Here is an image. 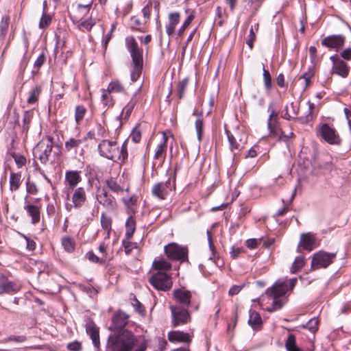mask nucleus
<instances>
[{
	"label": "nucleus",
	"instance_id": "1",
	"mask_svg": "<svg viewBox=\"0 0 351 351\" xmlns=\"http://www.w3.org/2000/svg\"><path fill=\"white\" fill-rule=\"evenodd\" d=\"M130 315L121 310L116 311L112 318L114 328L119 329L118 335H110L108 348L111 351H131L136 341V337L131 331L123 329L129 323Z\"/></svg>",
	"mask_w": 351,
	"mask_h": 351
},
{
	"label": "nucleus",
	"instance_id": "2",
	"mask_svg": "<svg viewBox=\"0 0 351 351\" xmlns=\"http://www.w3.org/2000/svg\"><path fill=\"white\" fill-rule=\"evenodd\" d=\"M98 151L101 156L113 161L123 162L128 158L127 146L125 143L119 149L116 141L103 140L98 145Z\"/></svg>",
	"mask_w": 351,
	"mask_h": 351
},
{
	"label": "nucleus",
	"instance_id": "3",
	"mask_svg": "<svg viewBox=\"0 0 351 351\" xmlns=\"http://www.w3.org/2000/svg\"><path fill=\"white\" fill-rule=\"evenodd\" d=\"M125 45L132 60L133 69L131 73V80L136 82L143 69V50L138 47V43L132 36L126 37Z\"/></svg>",
	"mask_w": 351,
	"mask_h": 351
},
{
	"label": "nucleus",
	"instance_id": "4",
	"mask_svg": "<svg viewBox=\"0 0 351 351\" xmlns=\"http://www.w3.org/2000/svg\"><path fill=\"white\" fill-rule=\"evenodd\" d=\"M287 291V282L282 280H277L271 288L267 289L265 293L272 297L274 300L271 306L268 307L267 310L269 312H272L280 309L285 304L280 298L283 296Z\"/></svg>",
	"mask_w": 351,
	"mask_h": 351
},
{
	"label": "nucleus",
	"instance_id": "5",
	"mask_svg": "<svg viewBox=\"0 0 351 351\" xmlns=\"http://www.w3.org/2000/svg\"><path fill=\"white\" fill-rule=\"evenodd\" d=\"M53 148V138L47 136L42 138L33 149L34 158H38L41 163L45 164L49 160V156Z\"/></svg>",
	"mask_w": 351,
	"mask_h": 351
},
{
	"label": "nucleus",
	"instance_id": "6",
	"mask_svg": "<svg viewBox=\"0 0 351 351\" xmlns=\"http://www.w3.org/2000/svg\"><path fill=\"white\" fill-rule=\"evenodd\" d=\"M149 282L153 287L158 291H167L171 289L173 281L167 272L157 271L149 277Z\"/></svg>",
	"mask_w": 351,
	"mask_h": 351
},
{
	"label": "nucleus",
	"instance_id": "7",
	"mask_svg": "<svg viewBox=\"0 0 351 351\" xmlns=\"http://www.w3.org/2000/svg\"><path fill=\"white\" fill-rule=\"evenodd\" d=\"M170 309L172 315L171 323L173 327L186 324L191 322L190 313L185 307L179 305H172L170 306Z\"/></svg>",
	"mask_w": 351,
	"mask_h": 351
},
{
	"label": "nucleus",
	"instance_id": "8",
	"mask_svg": "<svg viewBox=\"0 0 351 351\" xmlns=\"http://www.w3.org/2000/svg\"><path fill=\"white\" fill-rule=\"evenodd\" d=\"M336 254L319 251L313 256L311 261V269L313 270L320 268H326L333 263Z\"/></svg>",
	"mask_w": 351,
	"mask_h": 351
},
{
	"label": "nucleus",
	"instance_id": "9",
	"mask_svg": "<svg viewBox=\"0 0 351 351\" xmlns=\"http://www.w3.org/2000/svg\"><path fill=\"white\" fill-rule=\"evenodd\" d=\"M230 148L232 152L239 151L245 146L247 143V135L245 132L237 131L234 134L230 133L229 131H226Z\"/></svg>",
	"mask_w": 351,
	"mask_h": 351
},
{
	"label": "nucleus",
	"instance_id": "10",
	"mask_svg": "<svg viewBox=\"0 0 351 351\" xmlns=\"http://www.w3.org/2000/svg\"><path fill=\"white\" fill-rule=\"evenodd\" d=\"M320 136L327 143L331 145H339L341 144V139L335 128L330 127L327 123H323L319 129Z\"/></svg>",
	"mask_w": 351,
	"mask_h": 351
},
{
	"label": "nucleus",
	"instance_id": "11",
	"mask_svg": "<svg viewBox=\"0 0 351 351\" xmlns=\"http://www.w3.org/2000/svg\"><path fill=\"white\" fill-rule=\"evenodd\" d=\"M165 252L167 256L171 260L184 261L188 255L187 249L176 243H170L165 246Z\"/></svg>",
	"mask_w": 351,
	"mask_h": 351
},
{
	"label": "nucleus",
	"instance_id": "12",
	"mask_svg": "<svg viewBox=\"0 0 351 351\" xmlns=\"http://www.w3.org/2000/svg\"><path fill=\"white\" fill-rule=\"evenodd\" d=\"M97 199L99 204L108 210H113L117 208L115 198L112 195L109 194L105 189L99 191L97 195Z\"/></svg>",
	"mask_w": 351,
	"mask_h": 351
},
{
	"label": "nucleus",
	"instance_id": "13",
	"mask_svg": "<svg viewBox=\"0 0 351 351\" xmlns=\"http://www.w3.org/2000/svg\"><path fill=\"white\" fill-rule=\"evenodd\" d=\"M171 190V182L168 180L166 182H158L154 185L152 189V195L160 199H165Z\"/></svg>",
	"mask_w": 351,
	"mask_h": 351
},
{
	"label": "nucleus",
	"instance_id": "14",
	"mask_svg": "<svg viewBox=\"0 0 351 351\" xmlns=\"http://www.w3.org/2000/svg\"><path fill=\"white\" fill-rule=\"evenodd\" d=\"M345 37L341 35L328 36L322 40V45L329 49H335L337 51L343 45Z\"/></svg>",
	"mask_w": 351,
	"mask_h": 351
},
{
	"label": "nucleus",
	"instance_id": "15",
	"mask_svg": "<svg viewBox=\"0 0 351 351\" xmlns=\"http://www.w3.org/2000/svg\"><path fill=\"white\" fill-rule=\"evenodd\" d=\"M173 296L181 306L186 307L191 304L192 297L191 292L184 289H178L173 291Z\"/></svg>",
	"mask_w": 351,
	"mask_h": 351
},
{
	"label": "nucleus",
	"instance_id": "16",
	"mask_svg": "<svg viewBox=\"0 0 351 351\" xmlns=\"http://www.w3.org/2000/svg\"><path fill=\"white\" fill-rule=\"evenodd\" d=\"M168 340L171 343H190L192 335L180 330L170 331L167 335Z\"/></svg>",
	"mask_w": 351,
	"mask_h": 351
},
{
	"label": "nucleus",
	"instance_id": "17",
	"mask_svg": "<svg viewBox=\"0 0 351 351\" xmlns=\"http://www.w3.org/2000/svg\"><path fill=\"white\" fill-rule=\"evenodd\" d=\"M19 290V287L8 280L5 276H0V295L14 294Z\"/></svg>",
	"mask_w": 351,
	"mask_h": 351
},
{
	"label": "nucleus",
	"instance_id": "18",
	"mask_svg": "<svg viewBox=\"0 0 351 351\" xmlns=\"http://www.w3.org/2000/svg\"><path fill=\"white\" fill-rule=\"evenodd\" d=\"M87 201L86 192L84 188L78 187L72 195V202L75 208L82 207Z\"/></svg>",
	"mask_w": 351,
	"mask_h": 351
},
{
	"label": "nucleus",
	"instance_id": "19",
	"mask_svg": "<svg viewBox=\"0 0 351 351\" xmlns=\"http://www.w3.org/2000/svg\"><path fill=\"white\" fill-rule=\"evenodd\" d=\"M300 245L304 250L311 251L317 246L316 237L314 234L308 232L300 235Z\"/></svg>",
	"mask_w": 351,
	"mask_h": 351
},
{
	"label": "nucleus",
	"instance_id": "20",
	"mask_svg": "<svg viewBox=\"0 0 351 351\" xmlns=\"http://www.w3.org/2000/svg\"><path fill=\"white\" fill-rule=\"evenodd\" d=\"M168 22L165 25L166 32L169 36H173L176 27L180 21V14L178 12H172L168 14Z\"/></svg>",
	"mask_w": 351,
	"mask_h": 351
},
{
	"label": "nucleus",
	"instance_id": "21",
	"mask_svg": "<svg viewBox=\"0 0 351 351\" xmlns=\"http://www.w3.org/2000/svg\"><path fill=\"white\" fill-rule=\"evenodd\" d=\"M153 10L156 14L157 17L159 18L160 2L158 0H149L148 3L143 8L142 12L145 19V23L149 20L151 13Z\"/></svg>",
	"mask_w": 351,
	"mask_h": 351
},
{
	"label": "nucleus",
	"instance_id": "22",
	"mask_svg": "<svg viewBox=\"0 0 351 351\" xmlns=\"http://www.w3.org/2000/svg\"><path fill=\"white\" fill-rule=\"evenodd\" d=\"M86 330L87 334L90 336L92 339L93 345L96 348H99V328L93 322L89 320L86 324Z\"/></svg>",
	"mask_w": 351,
	"mask_h": 351
},
{
	"label": "nucleus",
	"instance_id": "23",
	"mask_svg": "<svg viewBox=\"0 0 351 351\" xmlns=\"http://www.w3.org/2000/svg\"><path fill=\"white\" fill-rule=\"evenodd\" d=\"M65 180L68 183L69 189H74L81 182L82 177L77 171H69L65 173Z\"/></svg>",
	"mask_w": 351,
	"mask_h": 351
},
{
	"label": "nucleus",
	"instance_id": "24",
	"mask_svg": "<svg viewBox=\"0 0 351 351\" xmlns=\"http://www.w3.org/2000/svg\"><path fill=\"white\" fill-rule=\"evenodd\" d=\"M25 210L27 211V215L31 217L32 223L33 224L38 223L40 219V208L38 206L27 204L25 206Z\"/></svg>",
	"mask_w": 351,
	"mask_h": 351
},
{
	"label": "nucleus",
	"instance_id": "25",
	"mask_svg": "<svg viewBox=\"0 0 351 351\" xmlns=\"http://www.w3.org/2000/svg\"><path fill=\"white\" fill-rule=\"evenodd\" d=\"M168 137L165 133H162V141L157 146L154 154V159L164 160L166 156L167 143Z\"/></svg>",
	"mask_w": 351,
	"mask_h": 351
},
{
	"label": "nucleus",
	"instance_id": "26",
	"mask_svg": "<svg viewBox=\"0 0 351 351\" xmlns=\"http://www.w3.org/2000/svg\"><path fill=\"white\" fill-rule=\"evenodd\" d=\"M138 200L136 195H132L128 198L123 197L122 202L126 208V213L128 215H134L136 213L135 206Z\"/></svg>",
	"mask_w": 351,
	"mask_h": 351
},
{
	"label": "nucleus",
	"instance_id": "27",
	"mask_svg": "<svg viewBox=\"0 0 351 351\" xmlns=\"http://www.w3.org/2000/svg\"><path fill=\"white\" fill-rule=\"evenodd\" d=\"M333 69L335 73L343 77H347L350 71L349 66L343 60L336 62Z\"/></svg>",
	"mask_w": 351,
	"mask_h": 351
},
{
	"label": "nucleus",
	"instance_id": "28",
	"mask_svg": "<svg viewBox=\"0 0 351 351\" xmlns=\"http://www.w3.org/2000/svg\"><path fill=\"white\" fill-rule=\"evenodd\" d=\"M21 173L12 172L10 176V189L11 191H17L21 184Z\"/></svg>",
	"mask_w": 351,
	"mask_h": 351
},
{
	"label": "nucleus",
	"instance_id": "29",
	"mask_svg": "<svg viewBox=\"0 0 351 351\" xmlns=\"http://www.w3.org/2000/svg\"><path fill=\"white\" fill-rule=\"evenodd\" d=\"M136 230V221L133 218V215H129L125 221V237L132 238Z\"/></svg>",
	"mask_w": 351,
	"mask_h": 351
},
{
	"label": "nucleus",
	"instance_id": "30",
	"mask_svg": "<svg viewBox=\"0 0 351 351\" xmlns=\"http://www.w3.org/2000/svg\"><path fill=\"white\" fill-rule=\"evenodd\" d=\"M248 323L254 330H258L261 328L263 322L260 315L254 311L250 314Z\"/></svg>",
	"mask_w": 351,
	"mask_h": 351
},
{
	"label": "nucleus",
	"instance_id": "31",
	"mask_svg": "<svg viewBox=\"0 0 351 351\" xmlns=\"http://www.w3.org/2000/svg\"><path fill=\"white\" fill-rule=\"evenodd\" d=\"M100 223L102 228L107 232L106 237H108L112 230V218L105 213L101 215Z\"/></svg>",
	"mask_w": 351,
	"mask_h": 351
},
{
	"label": "nucleus",
	"instance_id": "32",
	"mask_svg": "<svg viewBox=\"0 0 351 351\" xmlns=\"http://www.w3.org/2000/svg\"><path fill=\"white\" fill-rule=\"evenodd\" d=\"M27 48L25 47V49L21 51V53L19 55V73L21 75H23L24 73V71L26 69V66L28 64L29 60L27 57Z\"/></svg>",
	"mask_w": 351,
	"mask_h": 351
},
{
	"label": "nucleus",
	"instance_id": "33",
	"mask_svg": "<svg viewBox=\"0 0 351 351\" xmlns=\"http://www.w3.org/2000/svg\"><path fill=\"white\" fill-rule=\"evenodd\" d=\"M207 237H208V242L209 245V249L210 252V256H209V260L213 261L216 263V265H218V263L216 262L217 260H219V256L217 254V252L215 250V247L213 244V239H212V234L209 230H207L206 232Z\"/></svg>",
	"mask_w": 351,
	"mask_h": 351
},
{
	"label": "nucleus",
	"instance_id": "34",
	"mask_svg": "<svg viewBox=\"0 0 351 351\" xmlns=\"http://www.w3.org/2000/svg\"><path fill=\"white\" fill-rule=\"evenodd\" d=\"M153 268L157 270V271L166 272L167 271H169L171 269V265L167 261L164 259H160L158 261H154Z\"/></svg>",
	"mask_w": 351,
	"mask_h": 351
},
{
	"label": "nucleus",
	"instance_id": "35",
	"mask_svg": "<svg viewBox=\"0 0 351 351\" xmlns=\"http://www.w3.org/2000/svg\"><path fill=\"white\" fill-rule=\"evenodd\" d=\"M285 348L287 351H302L296 345V338L293 334H289L285 341Z\"/></svg>",
	"mask_w": 351,
	"mask_h": 351
},
{
	"label": "nucleus",
	"instance_id": "36",
	"mask_svg": "<svg viewBox=\"0 0 351 351\" xmlns=\"http://www.w3.org/2000/svg\"><path fill=\"white\" fill-rule=\"evenodd\" d=\"M82 143L83 140L82 139L71 138L65 142V149L68 152L71 151L72 149L76 150L80 147Z\"/></svg>",
	"mask_w": 351,
	"mask_h": 351
},
{
	"label": "nucleus",
	"instance_id": "37",
	"mask_svg": "<svg viewBox=\"0 0 351 351\" xmlns=\"http://www.w3.org/2000/svg\"><path fill=\"white\" fill-rule=\"evenodd\" d=\"M10 24V16L5 15L2 17L0 23V39H3L7 34Z\"/></svg>",
	"mask_w": 351,
	"mask_h": 351
},
{
	"label": "nucleus",
	"instance_id": "38",
	"mask_svg": "<svg viewBox=\"0 0 351 351\" xmlns=\"http://www.w3.org/2000/svg\"><path fill=\"white\" fill-rule=\"evenodd\" d=\"M277 117L278 114L274 110H271L267 123V126L271 134H276L275 130L276 128Z\"/></svg>",
	"mask_w": 351,
	"mask_h": 351
},
{
	"label": "nucleus",
	"instance_id": "39",
	"mask_svg": "<svg viewBox=\"0 0 351 351\" xmlns=\"http://www.w3.org/2000/svg\"><path fill=\"white\" fill-rule=\"evenodd\" d=\"M136 104V99L134 98H132V99L123 108L121 115L124 117V119H127L130 116Z\"/></svg>",
	"mask_w": 351,
	"mask_h": 351
},
{
	"label": "nucleus",
	"instance_id": "40",
	"mask_svg": "<svg viewBox=\"0 0 351 351\" xmlns=\"http://www.w3.org/2000/svg\"><path fill=\"white\" fill-rule=\"evenodd\" d=\"M101 102L105 107L109 108L114 105V99L111 93L106 90H103L101 95Z\"/></svg>",
	"mask_w": 351,
	"mask_h": 351
},
{
	"label": "nucleus",
	"instance_id": "41",
	"mask_svg": "<svg viewBox=\"0 0 351 351\" xmlns=\"http://www.w3.org/2000/svg\"><path fill=\"white\" fill-rule=\"evenodd\" d=\"M189 84V79L187 77L180 80L177 86V91L179 99H182L184 95L185 90Z\"/></svg>",
	"mask_w": 351,
	"mask_h": 351
},
{
	"label": "nucleus",
	"instance_id": "42",
	"mask_svg": "<svg viewBox=\"0 0 351 351\" xmlns=\"http://www.w3.org/2000/svg\"><path fill=\"white\" fill-rule=\"evenodd\" d=\"M305 264V258L304 256H297L292 265L291 267V272L296 273L300 271Z\"/></svg>",
	"mask_w": 351,
	"mask_h": 351
},
{
	"label": "nucleus",
	"instance_id": "43",
	"mask_svg": "<svg viewBox=\"0 0 351 351\" xmlns=\"http://www.w3.org/2000/svg\"><path fill=\"white\" fill-rule=\"evenodd\" d=\"M315 75L314 67L312 66L308 69L307 72H305L302 76L300 77V80H303L304 82V88L308 87L311 84V80Z\"/></svg>",
	"mask_w": 351,
	"mask_h": 351
},
{
	"label": "nucleus",
	"instance_id": "44",
	"mask_svg": "<svg viewBox=\"0 0 351 351\" xmlns=\"http://www.w3.org/2000/svg\"><path fill=\"white\" fill-rule=\"evenodd\" d=\"M41 92L40 87L36 86L34 87L30 92L29 96L27 99V103L29 104H35L39 98L40 94Z\"/></svg>",
	"mask_w": 351,
	"mask_h": 351
},
{
	"label": "nucleus",
	"instance_id": "45",
	"mask_svg": "<svg viewBox=\"0 0 351 351\" xmlns=\"http://www.w3.org/2000/svg\"><path fill=\"white\" fill-rule=\"evenodd\" d=\"M124 90L123 85L120 82L115 80L111 82L107 88V91L109 93H121Z\"/></svg>",
	"mask_w": 351,
	"mask_h": 351
},
{
	"label": "nucleus",
	"instance_id": "46",
	"mask_svg": "<svg viewBox=\"0 0 351 351\" xmlns=\"http://www.w3.org/2000/svg\"><path fill=\"white\" fill-rule=\"evenodd\" d=\"M263 75L264 79V85L267 91L271 89V77L269 72L265 69L264 64H262Z\"/></svg>",
	"mask_w": 351,
	"mask_h": 351
},
{
	"label": "nucleus",
	"instance_id": "47",
	"mask_svg": "<svg viewBox=\"0 0 351 351\" xmlns=\"http://www.w3.org/2000/svg\"><path fill=\"white\" fill-rule=\"evenodd\" d=\"M106 184L109 189L115 193L123 191V189L112 178L107 180Z\"/></svg>",
	"mask_w": 351,
	"mask_h": 351
},
{
	"label": "nucleus",
	"instance_id": "48",
	"mask_svg": "<svg viewBox=\"0 0 351 351\" xmlns=\"http://www.w3.org/2000/svg\"><path fill=\"white\" fill-rule=\"evenodd\" d=\"M32 118H33V113L32 112L26 111L24 113L23 119V130L25 133H27V132L29 129V125H30V123L32 121Z\"/></svg>",
	"mask_w": 351,
	"mask_h": 351
},
{
	"label": "nucleus",
	"instance_id": "49",
	"mask_svg": "<svg viewBox=\"0 0 351 351\" xmlns=\"http://www.w3.org/2000/svg\"><path fill=\"white\" fill-rule=\"evenodd\" d=\"M132 238H127L122 241V245L124 247V250L126 254H130L134 248L136 247V243L131 241Z\"/></svg>",
	"mask_w": 351,
	"mask_h": 351
},
{
	"label": "nucleus",
	"instance_id": "50",
	"mask_svg": "<svg viewBox=\"0 0 351 351\" xmlns=\"http://www.w3.org/2000/svg\"><path fill=\"white\" fill-rule=\"evenodd\" d=\"M86 257L91 262L99 263V264H104L106 261V257L101 256L99 257L96 256L93 252H88L86 254Z\"/></svg>",
	"mask_w": 351,
	"mask_h": 351
},
{
	"label": "nucleus",
	"instance_id": "51",
	"mask_svg": "<svg viewBox=\"0 0 351 351\" xmlns=\"http://www.w3.org/2000/svg\"><path fill=\"white\" fill-rule=\"evenodd\" d=\"M86 109L84 106L80 105L75 108V119L77 123H79L84 117Z\"/></svg>",
	"mask_w": 351,
	"mask_h": 351
},
{
	"label": "nucleus",
	"instance_id": "52",
	"mask_svg": "<svg viewBox=\"0 0 351 351\" xmlns=\"http://www.w3.org/2000/svg\"><path fill=\"white\" fill-rule=\"evenodd\" d=\"M62 245L64 249L69 252H71L74 250L75 244L72 239L70 237L63 238L62 240Z\"/></svg>",
	"mask_w": 351,
	"mask_h": 351
},
{
	"label": "nucleus",
	"instance_id": "53",
	"mask_svg": "<svg viewBox=\"0 0 351 351\" xmlns=\"http://www.w3.org/2000/svg\"><path fill=\"white\" fill-rule=\"evenodd\" d=\"M52 21L51 16L46 13H43L42 17L39 22V27L41 29H45L47 27Z\"/></svg>",
	"mask_w": 351,
	"mask_h": 351
},
{
	"label": "nucleus",
	"instance_id": "54",
	"mask_svg": "<svg viewBox=\"0 0 351 351\" xmlns=\"http://www.w3.org/2000/svg\"><path fill=\"white\" fill-rule=\"evenodd\" d=\"M185 13L186 14L187 17L184 21L182 25L187 28L191 22L194 20L195 17V12L193 10L187 8L185 10Z\"/></svg>",
	"mask_w": 351,
	"mask_h": 351
},
{
	"label": "nucleus",
	"instance_id": "55",
	"mask_svg": "<svg viewBox=\"0 0 351 351\" xmlns=\"http://www.w3.org/2000/svg\"><path fill=\"white\" fill-rule=\"evenodd\" d=\"M185 13L186 14L187 17L184 21L182 25L187 28L191 22L194 20L195 17V12L193 10L187 8L185 10Z\"/></svg>",
	"mask_w": 351,
	"mask_h": 351
},
{
	"label": "nucleus",
	"instance_id": "56",
	"mask_svg": "<svg viewBox=\"0 0 351 351\" xmlns=\"http://www.w3.org/2000/svg\"><path fill=\"white\" fill-rule=\"evenodd\" d=\"M318 319L317 317H313L306 323V328H307L311 332H315L318 328Z\"/></svg>",
	"mask_w": 351,
	"mask_h": 351
},
{
	"label": "nucleus",
	"instance_id": "57",
	"mask_svg": "<svg viewBox=\"0 0 351 351\" xmlns=\"http://www.w3.org/2000/svg\"><path fill=\"white\" fill-rule=\"evenodd\" d=\"M195 129L197 132V138L200 141L202 140L203 133V120L199 117L195 121Z\"/></svg>",
	"mask_w": 351,
	"mask_h": 351
},
{
	"label": "nucleus",
	"instance_id": "58",
	"mask_svg": "<svg viewBox=\"0 0 351 351\" xmlns=\"http://www.w3.org/2000/svg\"><path fill=\"white\" fill-rule=\"evenodd\" d=\"M27 339L25 335H12L4 339V342L14 341L16 343H22Z\"/></svg>",
	"mask_w": 351,
	"mask_h": 351
},
{
	"label": "nucleus",
	"instance_id": "59",
	"mask_svg": "<svg viewBox=\"0 0 351 351\" xmlns=\"http://www.w3.org/2000/svg\"><path fill=\"white\" fill-rule=\"evenodd\" d=\"M21 235L26 241V249L29 251H34L36 245V242L25 234H21Z\"/></svg>",
	"mask_w": 351,
	"mask_h": 351
},
{
	"label": "nucleus",
	"instance_id": "60",
	"mask_svg": "<svg viewBox=\"0 0 351 351\" xmlns=\"http://www.w3.org/2000/svg\"><path fill=\"white\" fill-rule=\"evenodd\" d=\"M95 24V21L92 19H90L88 20L82 22L80 24V28L82 29H85L86 31H90Z\"/></svg>",
	"mask_w": 351,
	"mask_h": 351
},
{
	"label": "nucleus",
	"instance_id": "61",
	"mask_svg": "<svg viewBox=\"0 0 351 351\" xmlns=\"http://www.w3.org/2000/svg\"><path fill=\"white\" fill-rule=\"evenodd\" d=\"M26 190L27 192L31 195H36L38 189L35 183L29 182V180L26 182Z\"/></svg>",
	"mask_w": 351,
	"mask_h": 351
},
{
	"label": "nucleus",
	"instance_id": "62",
	"mask_svg": "<svg viewBox=\"0 0 351 351\" xmlns=\"http://www.w3.org/2000/svg\"><path fill=\"white\" fill-rule=\"evenodd\" d=\"M139 342V345L135 351H145L147 347L148 341L144 337H141L139 339H136L134 344Z\"/></svg>",
	"mask_w": 351,
	"mask_h": 351
},
{
	"label": "nucleus",
	"instance_id": "63",
	"mask_svg": "<svg viewBox=\"0 0 351 351\" xmlns=\"http://www.w3.org/2000/svg\"><path fill=\"white\" fill-rule=\"evenodd\" d=\"M130 138L134 143H138L141 138L140 130L137 128H134L130 134Z\"/></svg>",
	"mask_w": 351,
	"mask_h": 351
},
{
	"label": "nucleus",
	"instance_id": "64",
	"mask_svg": "<svg viewBox=\"0 0 351 351\" xmlns=\"http://www.w3.org/2000/svg\"><path fill=\"white\" fill-rule=\"evenodd\" d=\"M67 348L71 351H80L82 345L78 341H73L67 345Z\"/></svg>",
	"mask_w": 351,
	"mask_h": 351
}]
</instances>
